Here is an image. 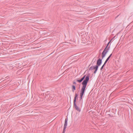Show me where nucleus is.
<instances>
[{
  "mask_svg": "<svg viewBox=\"0 0 133 133\" xmlns=\"http://www.w3.org/2000/svg\"><path fill=\"white\" fill-rule=\"evenodd\" d=\"M108 61H107L106 60L105 61L104 64V65L106 64V63H107V62Z\"/></svg>",
  "mask_w": 133,
  "mask_h": 133,
  "instance_id": "f3484780",
  "label": "nucleus"
},
{
  "mask_svg": "<svg viewBox=\"0 0 133 133\" xmlns=\"http://www.w3.org/2000/svg\"><path fill=\"white\" fill-rule=\"evenodd\" d=\"M104 64H103L102 66L101 67V68H100V70H102V69H103V67H104Z\"/></svg>",
  "mask_w": 133,
  "mask_h": 133,
  "instance_id": "ddd939ff",
  "label": "nucleus"
},
{
  "mask_svg": "<svg viewBox=\"0 0 133 133\" xmlns=\"http://www.w3.org/2000/svg\"><path fill=\"white\" fill-rule=\"evenodd\" d=\"M105 51V50H104L103 52L102 53V59H103L104 58V57L105 56V55L107 53Z\"/></svg>",
  "mask_w": 133,
  "mask_h": 133,
  "instance_id": "20e7f679",
  "label": "nucleus"
},
{
  "mask_svg": "<svg viewBox=\"0 0 133 133\" xmlns=\"http://www.w3.org/2000/svg\"><path fill=\"white\" fill-rule=\"evenodd\" d=\"M73 106L75 108V109L79 112H80L81 111V110L77 106L76 103H74Z\"/></svg>",
  "mask_w": 133,
  "mask_h": 133,
  "instance_id": "f03ea898",
  "label": "nucleus"
},
{
  "mask_svg": "<svg viewBox=\"0 0 133 133\" xmlns=\"http://www.w3.org/2000/svg\"><path fill=\"white\" fill-rule=\"evenodd\" d=\"M98 66L96 65V68H95V70L94 72V74H95V73H96L97 71L98 70Z\"/></svg>",
  "mask_w": 133,
  "mask_h": 133,
  "instance_id": "9b49d317",
  "label": "nucleus"
},
{
  "mask_svg": "<svg viewBox=\"0 0 133 133\" xmlns=\"http://www.w3.org/2000/svg\"><path fill=\"white\" fill-rule=\"evenodd\" d=\"M89 80V76L87 75L85 78V79L83 81L82 83V86L81 91L80 98L81 100L82 98V97L84 93L85 88L87 85L88 82Z\"/></svg>",
  "mask_w": 133,
  "mask_h": 133,
  "instance_id": "f257e3e1",
  "label": "nucleus"
},
{
  "mask_svg": "<svg viewBox=\"0 0 133 133\" xmlns=\"http://www.w3.org/2000/svg\"><path fill=\"white\" fill-rule=\"evenodd\" d=\"M72 91L73 92H74V91L76 90V88L75 86L74 85H72Z\"/></svg>",
  "mask_w": 133,
  "mask_h": 133,
  "instance_id": "9d476101",
  "label": "nucleus"
},
{
  "mask_svg": "<svg viewBox=\"0 0 133 133\" xmlns=\"http://www.w3.org/2000/svg\"><path fill=\"white\" fill-rule=\"evenodd\" d=\"M78 96V95L76 93H75V97H74V103H76V98H77V97Z\"/></svg>",
  "mask_w": 133,
  "mask_h": 133,
  "instance_id": "0eeeda50",
  "label": "nucleus"
},
{
  "mask_svg": "<svg viewBox=\"0 0 133 133\" xmlns=\"http://www.w3.org/2000/svg\"><path fill=\"white\" fill-rule=\"evenodd\" d=\"M110 48V46H109L108 47H107V46H106L104 50H105V51L107 53V52H108Z\"/></svg>",
  "mask_w": 133,
  "mask_h": 133,
  "instance_id": "6e6552de",
  "label": "nucleus"
},
{
  "mask_svg": "<svg viewBox=\"0 0 133 133\" xmlns=\"http://www.w3.org/2000/svg\"><path fill=\"white\" fill-rule=\"evenodd\" d=\"M96 65L94 66H92L90 67L89 68V70H92L94 69H95L96 68Z\"/></svg>",
  "mask_w": 133,
  "mask_h": 133,
  "instance_id": "1a4fd4ad",
  "label": "nucleus"
},
{
  "mask_svg": "<svg viewBox=\"0 0 133 133\" xmlns=\"http://www.w3.org/2000/svg\"><path fill=\"white\" fill-rule=\"evenodd\" d=\"M73 84H76V82L74 81L73 82Z\"/></svg>",
  "mask_w": 133,
  "mask_h": 133,
  "instance_id": "a211bd4d",
  "label": "nucleus"
},
{
  "mask_svg": "<svg viewBox=\"0 0 133 133\" xmlns=\"http://www.w3.org/2000/svg\"><path fill=\"white\" fill-rule=\"evenodd\" d=\"M112 54H111L108 57H109V58H110L111 56H112Z\"/></svg>",
  "mask_w": 133,
  "mask_h": 133,
  "instance_id": "aec40b11",
  "label": "nucleus"
},
{
  "mask_svg": "<svg viewBox=\"0 0 133 133\" xmlns=\"http://www.w3.org/2000/svg\"><path fill=\"white\" fill-rule=\"evenodd\" d=\"M66 128H64L62 133H65V130Z\"/></svg>",
  "mask_w": 133,
  "mask_h": 133,
  "instance_id": "f8f14e48",
  "label": "nucleus"
},
{
  "mask_svg": "<svg viewBox=\"0 0 133 133\" xmlns=\"http://www.w3.org/2000/svg\"><path fill=\"white\" fill-rule=\"evenodd\" d=\"M100 58L98 59L97 61V64L96 65L99 66H100L102 63V59Z\"/></svg>",
  "mask_w": 133,
  "mask_h": 133,
  "instance_id": "7ed1b4c3",
  "label": "nucleus"
},
{
  "mask_svg": "<svg viewBox=\"0 0 133 133\" xmlns=\"http://www.w3.org/2000/svg\"><path fill=\"white\" fill-rule=\"evenodd\" d=\"M112 39H111V40L108 43V44H107V46H107V47H108V45H109V44L110 43V42L111 41V40H112Z\"/></svg>",
  "mask_w": 133,
  "mask_h": 133,
  "instance_id": "4468645a",
  "label": "nucleus"
},
{
  "mask_svg": "<svg viewBox=\"0 0 133 133\" xmlns=\"http://www.w3.org/2000/svg\"><path fill=\"white\" fill-rule=\"evenodd\" d=\"M109 58V57H108L107 58V59L106 60H107V61H108L109 60V58Z\"/></svg>",
  "mask_w": 133,
  "mask_h": 133,
  "instance_id": "6ab92c4d",
  "label": "nucleus"
},
{
  "mask_svg": "<svg viewBox=\"0 0 133 133\" xmlns=\"http://www.w3.org/2000/svg\"><path fill=\"white\" fill-rule=\"evenodd\" d=\"M85 76V75L82 78H81L80 79L77 80V81L79 82V83L81 82L84 79Z\"/></svg>",
  "mask_w": 133,
  "mask_h": 133,
  "instance_id": "39448f33",
  "label": "nucleus"
},
{
  "mask_svg": "<svg viewBox=\"0 0 133 133\" xmlns=\"http://www.w3.org/2000/svg\"><path fill=\"white\" fill-rule=\"evenodd\" d=\"M109 115L110 117H113L114 116H113V115H112L111 114H109Z\"/></svg>",
  "mask_w": 133,
  "mask_h": 133,
  "instance_id": "2eb2a0df",
  "label": "nucleus"
},
{
  "mask_svg": "<svg viewBox=\"0 0 133 133\" xmlns=\"http://www.w3.org/2000/svg\"><path fill=\"white\" fill-rule=\"evenodd\" d=\"M67 121H68V118H66L65 121V123L64 125V128H66V126L67 125Z\"/></svg>",
  "mask_w": 133,
  "mask_h": 133,
  "instance_id": "423d86ee",
  "label": "nucleus"
},
{
  "mask_svg": "<svg viewBox=\"0 0 133 133\" xmlns=\"http://www.w3.org/2000/svg\"><path fill=\"white\" fill-rule=\"evenodd\" d=\"M108 61H107L106 60L105 61L104 64V65L106 64V63H107V62Z\"/></svg>",
  "mask_w": 133,
  "mask_h": 133,
  "instance_id": "dca6fc26",
  "label": "nucleus"
}]
</instances>
